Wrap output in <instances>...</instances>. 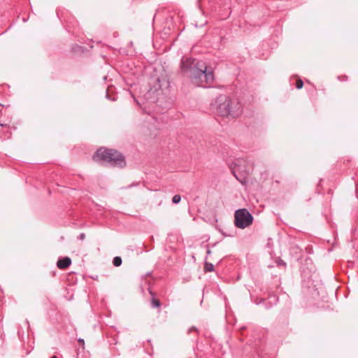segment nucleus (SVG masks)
Listing matches in <instances>:
<instances>
[{"label": "nucleus", "mask_w": 358, "mask_h": 358, "mask_svg": "<svg viewBox=\"0 0 358 358\" xmlns=\"http://www.w3.org/2000/svg\"><path fill=\"white\" fill-rule=\"evenodd\" d=\"M181 70L189 74L193 83L196 86L207 87L214 81L213 71L208 69L206 64L192 57H182L180 64Z\"/></svg>", "instance_id": "f257e3e1"}, {"label": "nucleus", "mask_w": 358, "mask_h": 358, "mask_svg": "<svg viewBox=\"0 0 358 358\" xmlns=\"http://www.w3.org/2000/svg\"><path fill=\"white\" fill-rule=\"evenodd\" d=\"M212 107L218 115L222 117H236L242 113V106L239 100L225 94L217 96Z\"/></svg>", "instance_id": "f03ea898"}, {"label": "nucleus", "mask_w": 358, "mask_h": 358, "mask_svg": "<svg viewBox=\"0 0 358 358\" xmlns=\"http://www.w3.org/2000/svg\"><path fill=\"white\" fill-rule=\"evenodd\" d=\"M93 159L96 162H103L110 165L124 167L126 165L124 157L115 150L101 148L94 155Z\"/></svg>", "instance_id": "7ed1b4c3"}, {"label": "nucleus", "mask_w": 358, "mask_h": 358, "mask_svg": "<svg viewBox=\"0 0 358 358\" xmlns=\"http://www.w3.org/2000/svg\"><path fill=\"white\" fill-rule=\"evenodd\" d=\"M253 216L245 208L238 209L234 214V224L237 228L245 229L252 224Z\"/></svg>", "instance_id": "20e7f679"}, {"label": "nucleus", "mask_w": 358, "mask_h": 358, "mask_svg": "<svg viewBox=\"0 0 358 358\" xmlns=\"http://www.w3.org/2000/svg\"><path fill=\"white\" fill-rule=\"evenodd\" d=\"M235 178L241 183L246 182L247 176L249 171L247 169V162L244 159H237L234 163V166L231 168Z\"/></svg>", "instance_id": "39448f33"}, {"label": "nucleus", "mask_w": 358, "mask_h": 358, "mask_svg": "<svg viewBox=\"0 0 358 358\" xmlns=\"http://www.w3.org/2000/svg\"><path fill=\"white\" fill-rule=\"evenodd\" d=\"M71 264V259L69 257L59 259L57 262V266L62 270L66 269Z\"/></svg>", "instance_id": "423d86ee"}, {"label": "nucleus", "mask_w": 358, "mask_h": 358, "mask_svg": "<svg viewBox=\"0 0 358 358\" xmlns=\"http://www.w3.org/2000/svg\"><path fill=\"white\" fill-rule=\"evenodd\" d=\"M149 293L151 295V306L155 308H160L162 306L160 301L155 298V294L152 290L149 289Z\"/></svg>", "instance_id": "0eeeda50"}, {"label": "nucleus", "mask_w": 358, "mask_h": 358, "mask_svg": "<svg viewBox=\"0 0 358 358\" xmlns=\"http://www.w3.org/2000/svg\"><path fill=\"white\" fill-rule=\"evenodd\" d=\"M204 270L206 272H211L214 271V266L210 262H206L204 264Z\"/></svg>", "instance_id": "6e6552de"}, {"label": "nucleus", "mask_w": 358, "mask_h": 358, "mask_svg": "<svg viewBox=\"0 0 358 358\" xmlns=\"http://www.w3.org/2000/svg\"><path fill=\"white\" fill-rule=\"evenodd\" d=\"M113 264L115 266H120L122 264V259L120 257H115L113 258Z\"/></svg>", "instance_id": "1a4fd4ad"}, {"label": "nucleus", "mask_w": 358, "mask_h": 358, "mask_svg": "<svg viewBox=\"0 0 358 358\" xmlns=\"http://www.w3.org/2000/svg\"><path fill=\"white\" fill-rule=\"evenodd\" d=\"M181 200V197L179 194H176L173 196L172 199V201L173 203H178Z\"/></svg>", "instance_id": "9d476101"}, {"label": "nucleus", "mask_w": 358, "mask_h": 358, "mask_svg": "<svg viewBox=\"0 0 358 358\" xmlns=\"http://www.w3.org/2000/svg\"><path fill=\"white\" fill-rule=\"evenodd\" d=\"M303 82L301 79L297 80L296 83V87L299 90V89H301L303 87Z\"/></svg>", "instance_id": "9b49d317"}, {"label": "nucleus", "mask_w": 358, "mask_h": 358, "mask_svg": "<svg viewBox=\"0 0 358 358\" xmlns=\"http://www.w3.org/2000/svg\"><path fill=\"white\" fill-rule=\"evenodd\" d=\"M277 264L278 266H286V263L282 260V259H279L278 262H277Z\"/></svg>", "instance_id": "f8f14e48"}, {"label": "nucleus", "mask_w": 358, "mask_h": 358, "mask_svg": "<svg viewBox=\"0 0 358 358\" xmlns=\"http://www.w3.org/2000/svg\"><path fill=\"white\" fill-rule=\"evenodd\" d=\"M78 238L81 241H83L85 238V234L84 233H81L79 236H78Z\"/></svg>", "instance_id": "ddd939ff"}, {"label": "nucleus", "mask_w": 358, "mask_h": 358, "mask_svg": "<svg viewBox=\"0 0 358 358\" xmlns=\"http://www.w3.org/2000/svg\"><path fill=\"white\" fill-rule=\"evenodd\" d=\"M78 343L80 344L84 345V340L83 338H79L78 339Z\"/></svg>", "instance_id": "4468645a"}, {"label": "nucleus", "mask_w": 358, "mask_h": 358, "mask_svg": "<svg viewBox=\"0 0 358 358\" xmlns=\"http://www.w3.org/2000/svg\"><path fill=\"white\" fill-rule=\"evenodd\" d=\"M210 252H211L210 250V249H208V250H207V253H208V255H210Z\"/></svg>", "instance_id": "2eb2a0df"}, {"label": "nucleus", "mask_w": 358, "mask_h": 358, "mask_svg": "<svg viewBox=\"0 0 358 358\" xmlns=\"http://www.w3.org/2000/svg\"><path fill=\"white\" fill-rule=\"evenodd\" d=\"M75 48H78V49H80V48H81V47H80V46H79V45H76V47H75Z\"/></svg>", "instance_id": "dca6fc26"}, {"label": "nucleus", "mask_w": 358, "mask_h": 358, "mask_svg": "<svg viewBox=\"0 0 358 358\" xmlns=\"http://www.w3.org/2000/svg\"><path fill=\"white\" fill-rule=\"evenodd\" d=\"M345 78H343V80H345L347 79V76H344Z\"/></svg>", "instance_id": "f3484780"}, {"label": "nucleus", "mask_w": 358, "mask_h": 358, "mask_svg": "<svg viewBox=\"0 0 358 358\" xmlns=\"http://www.w3.org/2000/svg\"><path fill=\"white\" fill-rule=\"evenodd\" d=\"M345 78H343V80H345L347 79V76H344Z\"/></svg>", "instance_id": "a211bd4d"}, {"label": "nucleus", "mask_w": 358, "mask_h": 358, "mask_svg": "<svg viewBox=\"0 0 358 358\" xmlns=\"http://www.w3.org/2000/svg\"><path fill=\"white\" fill-rule=\"evenodd\" d=\"M51 358H58V357H56V356H53V357H52Z\"/></svg>", "instance_id": "6ab92c4d"}, {"label": "nucleus", "mask_w": 358, "mask_h": 358, "mask_svg": "<svg viewBox=\"0 0 358 358\" xmlns=\"http://www.w3.org/2000/svg\"><path fill=\"white\" fill-rule=\"evenodd\" d=\"M0 126H3V124H0Z\"/></svg>", "instance_id": "aec40b11"}, {"label": "nucleus", "mask_w": 358, "mask_h": 358, "mask_svg": "<svg viewBox=\"0 0 358 358\" xmlns=\"http://www.w3.org/2000/svg\"><path fill=\"white\" fill-rule=\"evenodd\" d=\"M357 198H358V196H357Z\"/></svg>", "instance_id": "412c9836"}]
</instances>
